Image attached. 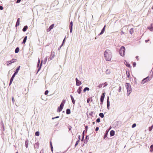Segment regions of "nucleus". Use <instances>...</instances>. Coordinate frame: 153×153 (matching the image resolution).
I'll return each instance as SVG.
<instances>
[{
    "label": "nucleus",
    "instance_id": "16",
    "mask_svg": "<svg viewBox=\"0 0 153 153\" xmlns=\"http://www.w3.org/2000/svg\"><path fill=\"white\" fill-rule=\"evenodd\" d=\"M82 87H79L78 88V90H77V92H78V93L79 94H80L81 92V91H82Z\"/></svg>",
    "mask_w": 153,
    "mask_h": 153
},
{
    "label": "nucleus",
    "instance_id": "23",
    "mask_svg": "<svg viewBox=\"0 0 153 153\" xmlns=\"http://www.w3.org/2000/svg\"><path fill=\"white\" fill-rule=\"evenodd\" d=\"M134 32V30L133 28H131L129 30V33L130 34H132Z\"/></svg>",
    "mask_w": 153,
    "mask_h": 153
},
{
    "label": "nucleus",
    "instance_id": "54",
    "mask_svg": "<svg viewBox=\"0 0 153 153\" xmlns=\"http://www.w3.org/2000/svg\"><path fill=\"white\" fill-rule=\"evenodd\" d=\"M149 39H148V40H146L145 41L146 42H146H147L148 41H149Z\"/></svg>",
    "mask_w": 153,
    "mask_h": 153
},
{
    "label": "nucleus",
    "instance_id": "29",
    "mask_svg": "<svg viewBox=\"0 0 153 153\" xmlns=\"http://www.w3.org/2000/svg\"><path fill=\"white\" fill-rule=\"evenodd\" d=\"M126 74L128 78L130 76V74L129 71H126Z\"/></svg>",
    "mask_w": 153,
    "mask_h": 153
},
{
    "label": "nucleus",
    "instance_id": "4",
    "mask_svg": "<svg viewBox=\"0 0 153 153\" xmlns=\"http://www.w3.org/2000/svg\"><path fill=\"white\" fill-rule=\"evenodd\" d=\"M17 61V59H13L11 60L8 61L7 62V65L9 66L12 63H14Z\"/></svg>",
    "mask_w": 153,
    "mask_h": 153
},
{
    "label": "nucleus",
    "instance_id": "55",
    "mask_svg": "<svg viewBox=\"0 0 153 153\" xmlns=\"http://www.w3.org/2000/svg\"><path fill=\"white\" fill-rule=\"evenodd\" d=\"M51 30H49V28L48 29H47V31L48 32V31H49Z\"/></svg>",
    "mask_w": 153,
    "mask_h": 153
},
{
    "label": "nucleus",
    "instance_id": "24",
    "mask_svg": "<svg viewBox=\"0 0 153 153\" xmlns=\"http://www.w3.org/2000/svg\"><path fill=\"white\" fill-rule=\"evenodd\" d=\"M70 113V110L69 109H67L66 110V114H69Z\"/></svg>",
    "mask_w": 153,
    "mask_h": 153
},
{
    "label": "nucleus",
    "instance_id": "5",
    "mask_svg": "<svg viewBox=\"0 0 153 153\" xmlns=\"http://www.w3.org/2000/svg\"><path fill=\"white\" fill-rule=\"evenodd\" d=\"M149 77L147 76L146 78L143 79L141 83L142 84H144L145 83L147 82L149 80Z\"/></svg>",
    "mask_w": 153,
    "mask_h": 153
},
{
    "label": "nucleus",
    "instance_id": "17",
    "mask_svg": "<svg viewBox=\"0 0 153 153\" xmlns=\"http://www.w3.org/2000/svg\"><path fill=\"white\" fill-rule=\"evenodd\" d=\"M27 28H28V27L27 25L25 26L22 29L23 31V32L26 31L27 29Z\"/></svg>",
    "mask_w": 153,
    "mask_h": 153
},
{
    "label": "nucleus",
    "instance_id": "20",
    "mask_svg": "<svg viewBox=\"0 0 153 153\" xmlns=\"http://www.w3.org/2000/svg\"><path fill=\"white\" fill-rule=\"evenodd\" d=\"M20 66H19L17 68L16 71L15 72V74H17L19 70Z\"/></svg>",
    "mask_w": 153,
    "mask_h": 153
},
{
    "label": "nucleus",
    "instance_id": "27",
    "mask_svg": "<svg viewBox=\"0 0 153 153\" xmlns=\"http://www.w3.org/2000/svg\"><path fill=\"white\" fill-rule=\"evenodd\" d=\"M153 128V125H152L149 128V131H151L152 129Z\"/></svg>",
    "mask_w": 153,
    "mask_h": 153
},
{
    "label": "nucleus",
    "instance_id": "58",
    "mask_svg": "<svg viewBox=\"0 0 153 153\" xmlns=\"http://www.w3.org/2000/svg\"><path fill=\"white\" fill-rule=\"evenodd\" d=\"M50 145H51V146H52V142L51 141L50 142Z\"/></svg>",
    "mask_w": 153,
    "mask_h": 153
},
{
    "label": "nucleus",
    "instance_id": "21",
    "mask_svg": "<svg viewBox=\"0 0 153 153\" xmlns=\"http://www.w3.org/2000/svg\"><path fill=\"white\" fill-rule=\"evenodd\" d=\"M19 48L18 47H17V48H16V49L15 51V53H18L19 52Z\"/></svg>",
    "mask_w": 153,
    "mask_h": 153
},
{
    "label": "nucleus",
    "instance_id": "6",
    "mask_svg": "<svg viewBox=\"0 0 153 153\" xmlns=\"http://www.w3.org/2000/svg\"><path fill=\"white\" fill-rule=\"evenodd\" d=\"M55 56V52L54 51H51L50 56L49 58V60H51Z\"/></svg>",
    "mask_w": 153,
    "mask_h": 153
},
{
    "label": "nucleus",
    "instance_id": "7",
    "mask_svg": "<svg viewBox=\"0 0 153 153\" xmlns=\"http://www.w3.org/2000/svg\"><path fill=\"white\" fill-rule=\"evenodd\" d=\"M105 96V93H103L102 94L101 96V98H100V101L101 102L100 104L101 105L102 104L104 100Z\"/></svg>",
    "mask_w": 153,
    "mask_h": 153
},
{
    "label": "nucleus",
    "instance_id": "56",
    "mask_svg": "<svg viewBox=\"0 0 153 153\" xmlns=\"http://www.w3.org/2000/svg\"><path fill=\"white\" fill-rule=\"evenodd\" d=\"M28 144H26V147L27 148L28 147Z\"/></svg>",
    "mask_w": 153,
    "mask_h": 153
},
{
    "label": "nucleus",
    "instance_id": "15",
    "mask_svg": "<svg viewBox=\"0 0 153 153\" xmlns=\"http://www.w3.org/2000/svg\"><path fill=\"white\" fill-rule=\"evenodd\" d=\"M111 70L109 69H107L105 71V73L106 74H109L111 73Z\"/></svg>",
    "mask_w": 153,
    "mask_h": 153
},
{
    "label": "nucleus",
    "instance_id": "30",
    "mask_svg": "<svg viewBox=\"0 0 153 153\" xmlns=\"http://www.w3.org/2000/svg\"><path fill=\"white\" fill-rule=\"evenodd\" d=\"M13 79H14V78H13L12 77L11 78L10 80V82L9 83V85H10L12 83V82L13 81Z\"/></svg>",
    "mask_w": 153,
    "mask_h": 153
},
{
    "label": "nucleus",
    "instance_id": "43",
    "mask_svg": "<svg viewBox=\"0 0 153 153\" xmlns=\"http://www.w3.org/2000/svg\"><path fill=\"white\" fill-rule=\"evenodd\" d=\"M90 98H88L87 100V102L88 103L90 101Z\"/></svg>",
    "mask_w": 153,
    "mask_h": 153
},
{
    "label": "nucleus",
    "instance_id": "41",
    "mask_svg": "<svg viewBox=\"0 0 153 153\" xmlns=\"http://www.w3.org/2000/svg\"><path fill=\"white\" fill-rule=\"evenodd\" d=\"M121 90V86H120L119 88L118 91L119 92H120Z\"/></svg>",
    "mask_w": 153,
    "mask_h": 153
},
{
    "label": "nucleus",
    "instance_id": "28",
    "mask_svg": "<svg viewBox=\"0 0 153 153\" xmlns=\"http://www.w3.org/2000/svg\"><path fill=\"white\" fill-rule=\"evenodd\" d=\"M82 83L81 81H79L77 79V86L80 85Z\"/></svg>",
    "mask_w": 153,
    "mask_h": 153
},
{
    "label": "nucleus",
    "instance_id": "50",
    "mask_svg": "<svg viewBox=\"0 0 153 153\" xmlns=\"http://www.w3.org/2000/svg\"><path fill=\"white\" fill-rule=\"evenodd\" d=\"M85 130L86 131H87L88 129V126H85Z\"/></svg>",
    "mask_w": 153,
    "mask_h": 153
},
{
    "label": "nucleus",
    "instance_id": "26",
    "mask_svg": "<svg viewBox=\"0 0 153 153\" xmlns=\"http://www.w3.org/2000/svg\"><path fill=\"white\" fill-rule=\"evenodd\" d=\"M89 88H88V87H85V88L84 90H83V91L84 92H85L86 91H89Z\"/></svg>",
    "mask_w": 153,
    "mask_h": 153
},
{
    "label": "nucleus",
    "instance_id": "31",
    "mask_svg": "<svg viewBox=\"0 0 153 153\" xmlns=\"http://www.w3.org/2000/svg\"><path fill=\"white\" fill-rule=\"evenodd\" d=\"M99 116L102 118H103L104 117V114L103 113H101L99 114Z\"/></svg>",
    "mask_w": 153,
    "mask_h": 153
},
{
    "label": "nucleus",
    "instance_id": "62",
    "mask_svg": "<svg viewBox=\"0 0 153 153\" xmlns=\"http://www.w3.org/2000/svg\"><path fill=\"white\" fill-rule=\"evenodd\" d=\"M75 146H76V143L75 144Z\"/></svg>",
    "mask_w": 153,
    "mask_h": 153
},
{
    "label": "nucleus",
    "instance_id": "14",
    "mask_svg": "<svg viewBox=\"0 0 153 153\" xmlns=\"http://www.w3.org/2000/svg\"><path fill=\"white\" fill-rule=\"evenodd\" d=\"M20 24V18H18L17 19V21L16 23V27H17V26H19Z\"/></svg>",
    "mask_w": 153,
    "mask_h": 153
},
{
    "label": "nucleus",
    "instance_id": "38",
    "mask_svg": "<svg viewBox=\"0 0 153 153\" xmlns=\"http://www.w3.org/2000/svg\"><path fill=\"white\" fill-rule=\"evenodd\" d=\"M150 148H151V150H151V151H152L153 150V145H152L151 146Z\"/></svg>",
    "mask_w": 153,
    "mask_h": 153
},
{
    "label": "nucleus",
    "instance_id": "13",
    "mask_svg": "<svg viewBox=\"0 0 153 153\" xmlns=\"http://www.w3.org/2000/svg\"><path fill=\"white\" fill-rule=\"evenodd\" d=\"M105 27H106V25H105L104 26V27L103 28V29H102L101 32L100 33V34H99L100 35L102 34L105 31Z\"/></svg>",
    "mask_w": 153,
    "mask_h": 153
},
{
    "label": "nucleus",
    "instance_id": "52",
    "mask_svg": "<svg viewBox=\"0 0 153 153\" xmlns=\"http://www.w3.org/2000/svg\"><path fill=\"white\" fill-rule=\"evenodd\" d=\"M136 65V64L135 63H133V65L134 67H135Z\"/></svg>",
    "mask_w": 153,
    "mask_h": 153
},
{
    "label": "nucleus",
    "instance_id": "61",
    "mask_svg": "<svg viewBox=\"0 0 153 153\" xmlns=\"http://www.w3.org/2000/svg\"><path fill=\"white\" fill-rule=\"evenodd\" d=\"M93 124H94L95 123V122H93V123H92Z\"/></svg>",
    "mask_w": 153,
    "mask_h": 153
},
{
    "label": "nucleus",
    "instance_id": "39",
    "mask_svg": "<svg viewBox=\"0 0 153 153\" xmlns=\"http://www.w3.org/2000/svg\"><path fill=\"white\" fill-rule=\"evenodd\" d=\"M48 90H46V91H45V94L46 95L48 94Z\"/></svg>",
    "mask_w": 153,
    "mask_h": 153
},
{
    "label": "nucleus",
    "instance_id": "49",
    "mask_svg": "<svg viewBox=\"0 0 153 153\" xmlns=\"http://www.w3.org/2000/svg\"><path fill=\"white\" fill-rule=\"evenodd\" d=\"M21 0H17V1H16V3H18L20 2Z\"/></svg>",
    "mask_w": 153,
    "mask_h": 153
},
{
    "label": "nucleus",
    "instance_id": "40",
    "mask_svg": "<svg viewBox=\"0 0 153 153\" xmlns=\"http://www.w3.org/2000/svg\"><path fill=\"white\" fill-rule=\"evenodd\" d=\"M40 62V60L39 59V60H38V64H37L38 67L39 66Z\"/></svg>",
    "mask_w": 153,
    "mask_h": 153
},
{
    "label": "nucleus",
    "instance_id": "53",
    "mask_svg": "<svg viewBox=\"0 0 153 153\" xmlns=\"http://www.w3.org/2000/svg\"><path fill=\"white\" fill-rule=\"evenodd\" d=\"M107 134H105V136H104V138L105 139L106 137H107Z\"/></svg>",
    "mask_w": 153,
    "mask_h": 153
},
{
    "label": "nucleus",
    "instance_id": "48",
    "mask_svg": "<svg viewBox=\"0 0 153 153\" xmlns=\"http://www.w3.org/2000/svg\"><path fill=\"white\" fill-rule=\"evenodd\" d=\"M124 33L123 31H121L120 34L121 35H122L123 34H124Z\"/></svg>",
    "mask_w": 153,
    "mask_h": 153
},
{
    "label": "nucleus",
    "instance_id": "11",
    "mask_svg": "<svg viewBox=\"0 0 153 153\" xmlns=\"http://www.w3.org/2000/svg\"><path fill=\"white\" fill-rule=\"evenodd\" d=\"M147 28L150 31L153 32V24H152L150 26H148Z\"/></svg>",
    "mask_w": 153,
    "mask_h": 153
},
{
    "label": "nucleus",
    "instance_id": "1",
    "mask_svg": "<svg viewBox=\"0 0 153 153\" xmlns=\"http://www.w3.org/2000/svg\"><path fill=\"white\" fill-rule=\"evenodd\" d=\"M104 55L106 61H110L111 60L112 55L110 50L108 49L106 50L104 52Z\"/></svg>",
    "mask_w": 153,
    "mask_h": 153
},
{
    "label": "nucleus",
    "instance_id": "22",
    "mask_svg": "<svg viewBox=\"0 0 153 153\" xmlns=\"http://www.w3.org/2000/svg\"><path fill=\"white\" fill-rule=\"evenodd\" d=\"M27 36H26L24 38L22 43L25 44L26 42V40H27Z\"/></svg>",
    "mask_w": 153,
    "mask_h": 153
},
{
    "label": "nucleus",
    "instance_id": "42",
    "mask_svg": "<svg viewBox=\"0 0 153 153\" xmlns=\"http://www.w3.org/2000/svg\"><path fill=\"white\" fill-rule=\"evenodd\" d=\"M15 74V73L14 74H13V75L12 76V77L13 78H14L15 77V75L16 74Z\"/></svg>",
    "mask_w": 153,
    "mask_h": 153
},
{
    "label": "nucleus",
    "instance_id": "45",
    "mask_svg": "<svg viewBox=\"0 0 153 153\" xmlns=\"http://www.w3.org/2000/svg\"><path fill=\"white\" fill-rule=\"evenodd\" d=\"M0 9L1 10L3 9V7L2 6H0Z\"/></svg>",
    "mask_w": 153,
    "mask_h": 153
},
{
    "label": "nucleus",
    "instance_id": "19",
    "mask_svg": "<svg viewBox=\"0 0 153 153\" xmlns=\"http://www.w3.org/2000/svg\"><path fill=\"white\" fill-rule=\"evenodd\" d=\"M125 64L126 65V66L128 67H130V65L126 61H125V62H124Z\"/></svg>",
    "mask_w": 153,
    "mask_h": 153
},
{
    "label": "nucleus",
    "instance_id": "3",
    "mask_svg": "<svg viewBox=\"0 0 153 153\" xmlns=\"http://www.w3.org/2000/svg\"><path fill=\"white\" fill-rule=\"evenodd\" d=\"M125 47L122 46L121 47L120 50V54L122 56H123L125 55Z\"/></svg>",
    "mask_w": 153,
    "mask_h": 153
},
{
    "label": "nucleus",
    "instance_id": "59",
    "mask_svg": "<svg viewBox=\"0 0 153 153\" xmlns=\"http://www.w3.org/2000/svg\"><path fill=\"white\" fill-rule=\"evenodd\" d=\"M80 135H79L78 136V137H79V140H80Z\"/></svg>",
    "mask_w": 153,
    "mask_h": 153
},
{
    "label": "nucleus",
    "instance_id": "33",
    "mask_svg": "<svg viewBox=\"0 0 153 153\" xmlns=\"http://www.w3.org/2000/svg\"><path fill=\"white\" fill-rule=\"evenodd\" d=\"M35 135L37 136H39V131H36L35 132Z\"/></svg>",
    "mask_w": 153,
    "mask_h": 153
},
{
    "label": "nucleus",
    "instance_id": "36",
    "mask_svg": "<svg viewBox=\"0 0 153 153\" xmlns=\"http://www.w3.org/2000/svg\"><path fill=\"white\" fill-rule=\"evenodd\" d=\"M96 121L97 123H99L100 121V118H98L97 119Z\"/></svg>",
    "mask_w": 153,
    "mask_h": 153
},
{
    "label": "nucleus",
    "instance_id": "9",
    "mask_svg": "<svg viewBox=\"0 0 153 153\" xmlns=\"http://www.w3.org/2000/svg\"><path fill=\"white\" fill-rule=\"evenodd\" d=\"M64 105H62V104H61L59 107H58L57 109L58 112H60L62 111V109L63 108Z\"/></svg>",
    "mask_w": 153,
    "mask_h": 153
},
{
    "label": "nucleus",
    "instance_id": "18",
    "mask_svg": "<svg viewBox=\"0 0 153 153\" xmlns=\"http://www.w3.org/2000/svg\"><path fill=\"white\" fill-rule=\"evenodd\" d=\"M115 132L113 130H111L110 131V135L111 136H113L114 135Z\"/></svg>",
    "mask_w": 153,
    "mask_h": 153
},
{
    "label": "nucleus",
    "instance_id": "46",
    "mask_svg": "<svg viewBox=\"0 0 153 153\" xmlns=\"http://www.w3.org/2000/svg\"><path fill=\"white\" fill-rule=\"evenodd\" d=\"M59 117V116H57V117H53V118H52V119H54L55 118H58Z\"/></svg>",
    "mask_w": 153,
    "mask_h": 153
},
{
    "label": "nucleus",
    "instance_id": "47",
    "mask_svg": "<svg viewBox=\"0 0 153 153\" xmlns=\"http://www.w3.org/2000/svg\"><path fill=\"white\" fill-rule=\"evenodd\" d=\"M51 150L52 152L53 151V147L52 146H51Z\"/></svg>",
    "mask_w": 153,
    "mask_h": 153
},
{
    "label": "nucleus",
    "instance_id": "63",
    "mask_svg": "<svg viewBox=\"0 0 153 153\" xmlns=\"http://www.w3.org/2000/svg\"><path fill=\"white\" fill-rule=\"evenodd\" d=\"M75 80H76V78L75 79Z\"/></svg>",
    "mask_w": 153,
    "mask_h": 153
},
{
    "label": "nucleus",
    "instance_id": "51",
    "mask_svg": "<svg viewBox=\"0 0 153 153\" xmlns=\"http://www.w3.org/2000/svg\"><path fill=\"white\" fill-rule=\"evenodd\" d=\"M12 101H13V102H14V98L13 97H12Z\"/></svg>",
    "mask_w": 153,
    "mask_h": 153
},
{
    "label": "nucleus",
    "instance_id": "10",
    "mask_svg": "<svg viewBox=\"0 0 153 153\" xmlns=\"http://www.w3.org/2000/svg\"><path fill=\"white\" fill-rule=\"evenodd\" d=\"M107 108L108 109V110H109L110 108V101L109 100V97H108L107 99Z\"/></svg>",
    "mask_w": 153,
    "mask_h": 153
},
{
    "label": "nucleus",
    "instance_id": "12",
    "mask_svg": "<svg viewBox=\"0 0 153 153\" xmlns=\"http://www.w3.org/2000/svg\"><path fill=\"white\" fill-rule=\"evenodd\" d=\"M73 25V23L71 21L70 22V25H69V27H70V30L71 33L72 31V27Z\"/></svg>",
    "mask_w": 153,
    "mask_h": 153
},
{
    "label": "nucleus",
    "instance_id": "25",
    "mask_svg": "<svg viewBox=\"0 0 153 153\" xmlns=\"http://www.w3.org/2000/svg\"><path fill=\"white\" fill-rule=\"evenodd\" d=\"M54 24H53L51 25L49 27V30H51L52 29H53L54 27Z\"/></svg>",
    "mask_w": 153,
    "mask_h": 153
},
{
    "label": "nucleus",
    "instance_id": "8",
    "mask_svg": "<svg viewBox=\"0 0 153 153\" xmlns=\"http://www.w3.org/2000/svg\"><path fill=\"white\" fill-rule=\"evenodd\" d=\"M47 57H46L44 59V60H42L41 62V64L40 65V67L39 68V70L41 68V66L42 65V63H44V64H45L46 62L47 61Z\"/></svg>",
    "mask_w": 153,
    "mask_h": 153
},
{
    "label": "nucleus",
    "instance_id": "44",
    "mask_svg": "<svg viewBox=\"0 0 153 153\" xmlns=\"http://www.w3.org/2000/svg\"><path fill=\"white\" fill-rule=\"evenodd\" d=\"M99 127H97L96 128L95 131H98V130H99Z\"/></svg>",
    "mask_w": 153,
    "mask_h": 153
},
{
    "label": "nucleus",
    "instance_id": "35",
    "mask_svg": "<svg viewBox=\"0 0 153 153\" xmlns=\"http://www.w3.org/2000/svg\"><path fill=\"white\" fill-rule=\"evenodd\" d=\"M136 126V123H134L133 124V125L132 126V128H134Z\"/></svg>",
    "mask_w": 153,
    "mask_h": 153
},
{
    "label": "nucleus",
    "instance_id": "34",
    "mask_svg": "<svg viewBox=\"0 0 153 153\" xmlns=\"http://www.w3.org/2000/svg\"><path fill=\"white\" fill-rule=\"evenodd\" d=\"M103 85V84H100L97 86V87L99 88H101Z\"/></svg>",
    "mask_w": 153,
    "mask_h": 153
},
{
    "label": "nucleus",
    "instance_id": "60",
    "mask_svg": "<svg viewBox=\"0 0 153 153\" xmlns=\"http://www.w3.org/2000/svg\"><path fill=\"white\" fill-rule=\"evenodd\" d=\"M138 56H136V59H137V58H138Z\"/></svg>",
    "mask_w": 153,
    "mask_h": 153
},
{
    "label": "nucleus",
    "instance_id": "37",
    "mask_svg": "<svg viewBox=\"0 0 153 153\" xmlns=\"http://www.w3.org/2000/svg\"><path fill=\"white\" fill-rule=\"evenodd\" d=\"M65 103V100H62L61 104H62V105H64V104Z\"/></svg>",
    "mask_w": 153,
    "mask_h": 153
},
{
    "label": "nucleus",
    "instance_id": "64",
    "mask_svg": "<svg viewBox=\"0 0 153 153\" xmlns=\"http://www.w3.org/2000/svg\"><path fill=\"white\" fill-rule=\"evenodd\" d=\"M16 153H18V152H17Z\"/></svg>",
    "mask_w": 153,
    "mask_h": 153
},
{
    "label": "nucleus",
    "instance_id": "57",
    "mask_svg": "<svg viewBox=\"0 0 153 153\" xmlns=\"http://www.w3.org/2000/svg\"><path fill=\"white\" fill-rule=\"evenodd\" d=\"M106 82H105V83H104L103 84H105V85L104 86V87L105 86H106L107 85H106Z\"/></svg>",
    "mask_w": 153,
    "mask_h": 153
},
{
    "label": "nucleus",
    "instance_id": "32",
    "mask_svg": "<svg viewBox=\"0 0 153 153\" xmlns=\"http://www.w3.org/2000/svg\"><path fill=\"white\" fill-rule=\"evenodd\" d=\"M71 100L73 103L74 104L75 103V101L74 98H73V97L71 96Z\"/></svg>",
    "mask_w": 153,
    "mask_h": 153
},
{
    "label": "nucleus",
    "instance_id": "2",
    "mask_svg": "<svg viewBox=\"0 0 153 153\" xmlns=\"http://www.w3.org/2000/svg\"><path fill=\"white\" fill-rule=\"evenodd\" d=\"M126 87L127 91V95L128 96L132 92L131 86L129 83L126 82Z\"/></svg>",
    "mask_w": 153,
    "mask_h": 153
}]
</instances>
